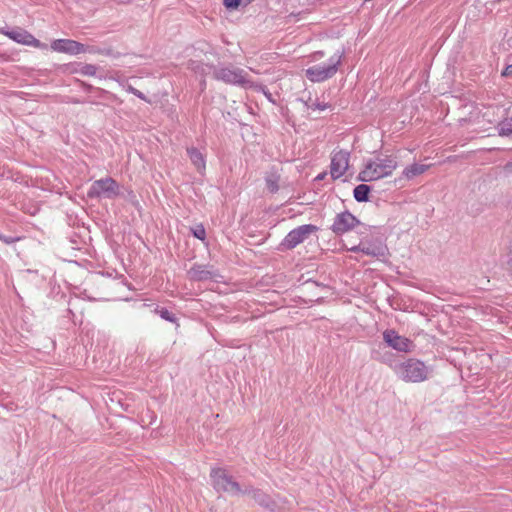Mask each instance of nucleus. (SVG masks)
Segmentation results:
<instances>
[{
	"label": "nucleus",
	"mask_w": 512,
	"mask_h": 512,
	"mask_svg": "<svg viewBox=\"0 0 512 512\" xmlns=\"http://www.w3.org/2000/svg\"><path fill=\"white\" fill-rule=\"evenodd\" d=\"M397 166V161L392 156L376 157L367 161L358 179L362 182L376 181L392 175Z\"/></svg>",
	"instance_id": "f257e3e1"
},
{
	"label": "nucleus",
	"mask_w": 512,
	"mask_h": 512,
	"mask_svg": "<svg viewBox=\"0 0 512 512\" xmlns=\"http://www.w3.org/2000/svg\"><path fill=\"white\" fill-rule=\"evenodd\" d=\"M395 374L405 382L418 383L427 380L431 369L424 362L410 358L393 367Z\"/></svg>",
	"instance_id": "f03ea898"
},
{
	"label": "nucleus",
	"mask_w": 512,
	"mask_h": 512,
	"mask_svg": "<svg viewBox=\"0 0 512 512\" xmlns=\"http://www.w3.org/2000/svg\"><path fill=\"white\" fill-rule=\"evenodd\" d=\"M342 54L335 53L332 55L327 63L317 64L306 69V77L312 82H323L332 78L338 71L341 64Z\"/></svg>",
	"instance_id": "7ed1b4c3"
},
{
	"label": "nucleus",
	"mask_w": 512,
	"mask_h": 512,
	"mask_svg": "<svg viewBox=\"0 0 512 512\" xmlns=\"http://www.w3.org/2000/svg\"><path fill=\"white\" fill-rule=\"evenodd\" d=\"M119 194H120V186L111 177H106V178L94 181L91 184V186L87 192V196L89 198L114 199Z\"/></svg>",
	"instance_id": "20e7f679"
},
{
	"label": "nucleus",
	"mask_w": 512,
	"mask_h": 512,
	"mask_svg": "<svg viewBox=\"0 0 512 512\" xmlns=\"http://www.w3.org/2000/svg\"><path fill=\"white\" fill-rule=\"evenodd\" d=\"M213 76L226 84L245 86L250 83L245 71L232 65L214 68Z\"/></svg>",
	"instance_id": "39448f33"
},
{
	"label": "nucleus",
	"mask_w": 512,
	"mask_h": 512,
	"mask_svg": "<svg viewBox=\"0 0 512 512\" xmlns=\"http://www.w3.org/2000/svg\"><path fill=\"white\" fill-rule=\"evenodd\" d=\"M211 479L217 491H223L231 495H241L243 492L240 485L222 468H213L211 470Z\"/></svg>",
	"instance_id": "423d86ee"
},
{
	"label": "nucleus",
	"mask_w": 512,
	"mask_h": 512,
	"mask_svg": "<svg viewBox=\"0 0 512 512\" xmlns=\"http://www.w3.org/2000/svg\"><path fill=\"white\" fill-rule=\"evenodd\" d=\"M383 340L389 347L398 352H411L414 347L410 339L399 335L393 329H387L383 332Z\"/></svg>",
	"instance_id": "0eeeda50"
},
{
	"label": "nucleus",
	"mask_w": 512,
	"mask_h": 512,
	"mask_svg": "<svg viewBox=\"0 0 512 512\" xmlns=\"http://www.w3.org/2000/svg\"><path fill=\"white\" fill-rule=\"evenodd\" d=\"M350 154L347 151L334 152L331 158L330 174L333 179L342 177L349 167Z\"/></svg>",
	"instance_id": "6e6552de"
},
{
	"label": "nucleus",
	"mask_w": 512,
	"mask_h": 512,
	"mask_svg": "<svg viewBox=\"0 0 512 512\" xmlns=\"http://www.w3.org/2000/svg\"><path fill=\"white\" fill-rule=\"evenodd\" d=\"M51 49L69 55L85 53L88 49L81 43L70 39H57L51 43Z\"/></svg>",
	"instance_id": "1a4fd4ad"
},
{
	"label": "nucleus",
	"mask_w": 512,
	"mask_h": 512,
	"mask_svg": "<svg viewBox=\"0 0 512 512\" xmlns=\"http://www.w3.org/2000/svg\"><path fill=\"white\" fill-rule=\"evenodd\" d=\"M5 35L17 43L32 46L39 49H47L46 44L40 42L32 34L23 29H16L12 30L11 32H5Z\"/></svg>",
	"instance_id": "9d476101"
},
{
	"label": "nucleus",
	"mask_w": 512,
	"mask_h": 512,
	"mask_svg": "<svg viewBox=\"0 0 512 512\" xmlns=\"http://www.w3.org/2000/svg\"><path fill=\"white\" fill-rule=\"evenodd\" d=\"M316 229V226H299L293 229L284 239L282 245L287 249H292L301 243L310 233Z\"/></svg>",
	"instance_id": "9b49d317"
},
{
	"label": "nucleus",
	"mask_w": 512,
	"mask_h": 512,
	"mask_svg": "<svg viewBox=\"0 0 512 512\" xmlns=\"http://www.w3.org/2000/svg\"><path fill=\"white\" fill-rule=\"evenodd\" d=\"M189 277L192 280H208L216 277V273L212 270H209L204 265H194L189 271H188Z\"/></svg>",
	"instance_id": "f8f14e48"
},
{
	"label": "nucleus",
	"mask_w": 512,
	"mask_h": 512,
	"mask_svg": "<svg viewBox=\"0 0 512 512\" xmlns=\"http://www.w3.org/2000/svg\"><path fill=\"white\" fill-rule=\"evenodd\" d=\"M351 251H361L362 253L370 256H383L385 254V247L382 244H369L360 243L358 246L352 247Z\"/></svg>",
	"instance_id": "ddd939ff"
},
{
	"label": "nucleus",
	"mask_w": 512,
	"mask_h": 512,
	"mask_svg": "<svg viewBox=\"0 0 512 512\" xmlns=\"http://www.w3.org/2000/svg\"><path fill=\"white\" fill-rule=\"evenodd\" d=\"M242 494L250 495L258 504L273 509V503L270 497L259 489L246 488Z\"/></svg>",
	"instance_id": "4468645a"
},
{
	"label": "nucleus",
	"mask_w": 512,
	"mask_h": 512,
	"mask_svg": "<svg viewBox=\"0 0 512 512\" xmlns=\"http://www.w3.org/2000/svg\"><path fill=\"white\" fill-rule=\"evenodd\" d=\"M187 153L189 155V158L192 162V164L195 166V168L201 173L205 170L206 167V161L204 158V155L196 148L191 147L187 149Z\"/></svg>",
	"instance_id": "2eb2a0df"
},
{
	"label": "nucleus",
	"mask_w": 512,
	"mask_h": 512,
	"mask_svg": "<svg viewBox=\"0 0 512 512\" xmlns=\"http://www.w3.org/2000/svg\"><path fill=\"white\" fill-rule=\"evenodd\" d=\"M427 168H428L427 165L415 163V164H412V165L406 167L403 170V175L407 179H412L415 176H418V175L424 173L427 170Z\"/></svg>",
	"instance_id": "dca6fc26"
},
{
	"label": "nucleus",
	"mask_w": 512,
	"mask_h": 512,
	"mask_svg": "<svg viewBox=\"0 0 512 512\" xmlns=\"http://www.w3.org/2000/svg\"><path fill=\"white\" fill-rule=\"evenodd\" d=\"M370 187L366 184H360L354 188V198L358 202H364L368 200V194Z\"/></svg>",
	"instance_id": "f3484780"
},
{
	"label": "nucleus",
	"mask_w": 512,
	"mask_h": 512,
	"mask_svg": "<svg viewBox=\"0 0 512 512\" xmlns=\"http://www.w3.org/2000/svg\"><path fill=\"white\" fill-rule=\"evenodd\" d=\"M334 224H359V222L356 221L355 217L352 214L342 213L337 216Z\"/></svg>",
	"instance_id": "a211bd4d"
},
{
	"label": "nucleus",
	"mask_w": 512,
	"mask_h": 512,
	"mask_svg": "<svg viewBox=\"0 0 512 512\" xmlns=\"http://www.w3.org/2000/svg\"><path fill=\"white\" fill-rule=\"evenodd\" d=\"M279 177L277 175H270L266 178V186L270 192H276L279 188Z\"/></svg>",
	"instance_id": "6ab92c4d"
},
{
	"label": "nucleus",
	"mask_w": 512,
	"mask_h": 512,
	"mask_svg": "<svg viewBox=\"0 0 512 512\" xmlns=\"http://www.w3.org/2000/svg\"><path fill=\"white\" fill-rule=\"evenodd\" d=\"M498 131L500 136H512V122L505 121L500 123Z\"/></svg>",
	"instance_id": "aec40b11"
},
{
	"label": "nucleus",
	"mask_w": 512,
	"mask_h": 512,
	"mask_svg": "<svg viewBox=\"0 0 512 512\" xmlns=\"http://www.w3.org/2000/svg\"><path fill=\"white\" fill-rule=\"evenodd\" d=\"M97 66L93 64H84L81 66L79 73L85 76H95L97 73Z\"/></svg>",
	"instance_id": "412c9836"
},
{
	"label": "nucleus",
	"mask_w": 512,
	"mask_h": 512,
	"mask_svg": "<svg viewBox=\"0 0 512 512\" xmlns=\"http://www.w3.org/2000/svg\"><path fill=\"white\" fill-rule=\"evenodd\" d=\"M162 319L166 320V321H169V322H175L176 321V318L174 316V314L172 312H170L169 310L165 309V308H161V309H156L155 310Z\"/></svg>",
	"instance_id": "4be33fe9"
},
{
	"label": "nucleus",
	"mask_w": 512,
	"mask_h": 512,
	"mask_svg": "<svg viewBox=\"0 0 512 512\" xmlns=\"http://www.w3.org/2000/svg\"><path fill=\"white\" fill-rule=\"evenodd\" d=\"M191 232L193 233V235L200 239V240H204L205 239V236H206V231H205V228L204 226H194L191 228Z\"/></svg>",
	"instance_id": "5701e85b"
},
{
	"label": "nucleus",
	"mask_w": 512,
	"mask_h": 512,
	"mask_svg": "<svg viewBox=\"0 0 512 512\" xmlns=\"http://www.w3.org/2000/svg\"><path fill=\"white\" fill-rule=\"evenodd\" d=\"M191 69L195 72V73H199L201 75H204L207 73V69L208 67L207 66H204V65H200V64H197L196 62H192L191 63Z\"/></svg>",
	"instance_id": "b1692460"
},
{
	"label": "nucleus",
	"mask_w": 512,
	"mask_h": 512,
	"mask_svg": "<svg viewBox=\"0 0 512 512\" xmlns=\"http://www.w3.org/2000/svg\"><path fill=\"white\" fill-rule=\"evenodd\" d=\"M309 109L312 110H320L323 111L328 108V105L326 103H320V102H312L310 104H307Z\"/></svg>",
	"instance_id": "393cba45"
},
{
	"label": "nucleus",
	"mask_w": 512,
	"mask_h": 512,
	"mask_svg": "<svg viewBox=\"0 0 512 512\" xmlns=\"http://www.w3.org/2000/svg\"><path fill=\"white\" fill-rule=\"evenodd\" d=\"M223 4L228 9H236L241 3V0H222Z\"/></svg>",
	"instance_id": "a878e982"
},
{
	"label": "nucleus",
	"mask_w": 512,
	"mask_h": 512,
	"mask_svg": "<svg viewBox=\"0 0 512 512\" xmlns=\"http://www.w3.org/2000/svg\"><path fill=\"white\" fill-rule=\"evenodd\" d=\"M128 91L133 93L135 96H137L140 99H143V100L145 99L144 94L132 86L128 87Z\"/></svg>",
	"instance_id": "bb28decb"
},
{
	"label": "nucleus",
	"mask_w": 512,
	"mask_h": 512,
	"mask_svg": "<svg viewBox=\"0 0 512 512\" xmlns=\"http://www.w3.org/2000/svg\"><path fill=\"white\" fill-rule=\"evenodd\" d=\"M19 239H20L19 237H12V236L7 237V236L0 234V240H2L5 243H13Z\"/></svg>",
	"instance_id": "cd10ccee"
},
{
	"label": "nucleus",
	"mask_w": 512,
	"mask_h": 512,
	"mask_svg": "<svg viewBox=\"0 0 512 512\" xmlns=\"http://www.w3.org/2000/svg\"><path fill=\"white\" fill-rule=\"evenodd\" d=\"M352 226H341V225H338V226H334V231L336 233H344L346 231H348Z\"/></svg>",
	"instance_id": "c85d7f7f"
},
{
	"label": "nucleus",
	"mask_w": 512,
	"mask_h": 512,
	"mask_svg": "<svg viewBox=\"0 0 512 512\" xmlns=\"http://www.w3.org/2000/svg\"><path fill=\"white\" fill-rule=\"evenodd\" d=\"M502 75L505 77H509L512 75V64L508 65L502 72Z\"/></svg>",
	"instance_id": "c756f323"
},
{
	"label": "nucleus",
	"mask_w": 512,
	"mask_h": 512,
	"mask_svg": "<svg viewBox=\"0 0 512 512\" xmlns=\"http://www.w3.org/2000/svg\"><path fill=\"white\" fill-rule=\"evenodd\" d=\"M326 174H327L326 172L320 173V174L316 177V180H317V181H321V180H323V179L325 178Z\"/></svg>",
	"instance_id": "7c9ffc66"
},
{
	"label": "nucleus",
	"mask_w": 512,
	"mask_h": 512,
	"mask_svg": "<svg viewBox=\"0 0 512 512\" xmlns=\"http://www.w3.org/2000/svg\"><path fill=\"white\" fill-rule=\"evenodd\" d=\"M508 269L512 271V259L507 262Z\"/></svg>",
	"instance_id": "2f4dec72"
},
{
	"label": "nucleus",
	"mask_w": 512,
	"mask_h": 512,
	"mask_svg": "<svg viewBox=\"0 0 512 512\" xmlns=\"http://www.w3.org/2000/svg\"><path fill=\"white\" fill-rule=\"evenodd\" d=\"M317 55L322 57L323 56V52H318V53L315 54V56H317Z\"/></svg>",
	"instance_id": "473e14b6"
},
{
	"label": "nucleus",
	"mask_w": 512,
	"mask_h": 512,
	"mask_svg": "<svg viewBox=\"0 0 512 512\" xmlns=\"http://www.w3.org/2000/svg\"><path fill=\"white\" fill-rule=\"evenodd\" d=\"M5 30L4 29H0V33L4 34L5 35Z\"/></svg>",
	"instance_id": "72a5a7b5"
}]
</instances>
